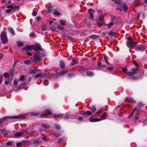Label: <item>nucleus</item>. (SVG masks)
I'll list each match as a JSON object with an SVG mask.
<instances>
[{
    "label": "nucleus",
    "mask_w": 147,
    "mask_h": 147,
    "mask_svg": "<svg viewBox=\"0 0 147 147\" xmlns=\"http://www.w3.org/2000/svg\"><path fill=\"white\" fill-rule=\"evenodd\" d=\"M1 37L2 43L5 44L8 42V39L6 33L3 31L1 34Z\"/></svg>",
    "instance_id": "nucleus-1"
},
{
    "label": "nucleus",
    "mask_w": 147,
    "mask_h": 147,
    "mask_svg": "<svg viewBox=\"0 0 147 147\" xmlns=\"http://www.w3.org/2000/svg\"><path fill=\"white\" fill-rule=\"evenodd\" d=\"M136 43L133 41L131 38H130L128 40L127 43V46L129 47L133 48L136 45Z\"/></svg>",
    "instance_id": "nucleus-2"
},
{
    "label": "nucleus",
    "mask_w": 147,
    "mask_h": 147,
    "mask_svg": "<svg viewBox=\"0 0 147 147\" xmlns=\"http://www.w3.org/2000/svg\"><path fill=\"white\" fill-rule=\"evenodd\" d=\"M27 131H24L22 132L19 131L15 134V136L16 138H19L22 136H24L27 134Z\"/></svg>",
    "instance_id": "nucleus-3"
},
{
    "label": "nucleus",
    "mask_w": 147,
    "mask_h": 147,
    "mask_svg": "<svg viewBox=\"0 0 147 147\" xmlns=\"http://www.w3.org/2000/svg\"><path fill=\"white\" fill-rule=\"evenodd\" d=\"M123 9L125 12L127 11L128 9V7L126 4H123L122 5H119L118 6L117 8V10L120 11H122Z\"/></svg>",
    "instance_id": "nucleus-4"
},
{
    "label": "nucleus",
    "mask_w": 147,
    "mask_h": 147,
    "mask_svg": "<svg viewBox=\"0 0 147 147\" xmlns=\"http://www.w3.org/2000/svg\"><path fill=\"white\" fill-rule=\"evenodd\" d=\"M146 47L145 45H140L137 46L135 50L136 51H143L146 49Z\"/></svg>",
    "instance_id": "nucleus-5"
},
{
    "label": "nucleus",
    "mask_w": 147,
    "mask_h": 147,
    "mask_svg": "<svg viewBox=\"0 0 147 147\" xmlns=\"http://www.w3.org/2000/svg\"><path fill=\"white\" fill-rule=\"evenodd\" d=\"M33 49L36 51H38L40 50H42L43 49L40 45L39 43H36L33 45Z\"/></svg>",
    "instance_id": "nucleus-6"
},
{
    "label": "nucleus",
    "mask_w": 147,
    "mask_h": 147,
    "mask_svg": "<svg viewBox=\"0 0 147 147\" xmlns=\"http://www.w3.org/2000/svg\"><path fill=\"white\" fill-rule=\"evenodd\" d=\"M132 72H128L127 73V75L129 76H133L137 73V69L136 68H131Z\"/></svg>",
    "instance_id": "nucleus-7"
},
{
    "label": "nucleus",
    "mask_w": 147,
    "mask_h": 147,
    "mask_svg": "<svg viewBox=\"0 0 147 147\" xmlns=\"http://www.w3.org/2000/svg\"><path fill=\"white\" fill-rule=\"evenodd\" d=\"M7 8L8 9L6 10V11L7 13L10 12L12 10H14V9L13 6L11 5L7 6Z\"/></svg>",
    "instance_id": "nucleus-8"
},
{
    "label": "nucleus",
    "mask_w": 147,
    "mask_h": 147,
    "mask_svg": "<svg viewBox=\"0 0 147 147\" xmlns=\"http://www.w3.org/2000/svg\"><path fill=\"white\" fill-rule=\"evenodd\" d=\"M40 58L38 55H35L33 58L32 61L34 62H36L38 61L40 59Z\"/></svg>",
    "instance_id": "nucleus-9"
},
{
    "label": "nucleus",
    "mask_w": 147,
    "mask_h": 147,
    "mask_svg": "<svg viewBox=\"0 0 147 147\" xmlns=\"http://www.w3.org/2000/svg\"><path fill=\"white\" fill-rule=\"evenodd\" d=\"M89 121L92 122L99 121H101V119L99 118H94L92 117H90L89 119Z\"/></svg>",
    "instance_id": "nucleus-10"
},
{
    "label": "nucleus",
    "mask_w": 147,
    "mask_h": 147,
    "mask_svg": "<svg viewBox=\"0 0 147 147\" xmlns=\"http://www.w3.org/2000/svg\"><path fill=\"white\" fill-rule=\"evenodd\" d=\"M33 49V45H27L24 47V49L26 50H29Z\"/></svg>",
    "instance_id": "nucleus-11"
},
{
    "label": "nucleus",
    "mask_w": 147,
    "mask_h": 147,
    "mask_svg": "<svg viewBox=\"0 0 147 147\" xmlns=\"http://www.w3.org/2000/svg\"><path fill=\"white\" fill-rule=\"evenodd\" d=\"M125 99L126 100L129 102H130L133 103H135V101L132 98L130 97H127Z\"/></svg>",
    "instance_id": "nucleus-12"
},
{
    "label": "nucleus",
    "mask_w": 147,
    "mask_h": 147,
    "mask_svg": "<svg viewBox=\"0 0 147 147\" xmlns=\"http://www.w3.org/2000/svg\"><path fill=\"white\" fill-rule=\"evenodd\" d=\"M89 18L91 20H93L94 19V16L93 14V13L92 11L89 10Z\"/></svg>",
    "instance_id": "nucleus-13"
},
{
    "label": "nucleus",
    "mask_w": 147,
    "mask_h": 147,
    "mask_svg": "<svg viewBox=\"0 0 147 147\" xmlns=\"http://www.w3.org/2000/svg\"><path fill=\"white\" fill-rule=\"evenodd\" d=\"M89 38H92V39H93L94 40H96L98 38H99L98 36H97L94 35H92L90 36H89Z\"/></svg>",
    "instance_id": "nucleus-14"
},
{
    "label": "nucleus",
    "mask_w": 147,
    "mask_h": 147,
    "mask_svg": "<svg viewBox=\"0 0 147 147\" xmlns=\"http://www.w3.org/2000/svg\"><path fill=\"white\" fill-rule=\"evenodd\" d=\"M67 72L68 71L67 70H63L61 71L60 72L58 73V74H59V75H64L66 74Z\"/></svg>",
    "instance_id": "nucleus-15"
},
{
    "label": "nucleus",
    "mask_w": 147,
    "mask_h": 147,
    "mask_svg": "<svg viewBox=\"0 0 147 147\" xmlns=\"http://www.w3.org/2000/svg\"><path fill=\"white\" fill-rule=\"evenodd\" d=\"M60 66L61 68L62 69L65 67V63L63 61H61L60 62Z\"/></svg>",
    "instance_id": "nucleus-16"
},
{
    "label": "nucleus",
    "mask_w": 147,
    "mask_h": 147,
    "mask_svg": "<svg viewBox=\"0 0 147 147\" xmlns=\"http://www.w3.org/2000/svg\"><path fill=\"white\" fill-rule=\"evenodd\" d=\"M38 71V70L35 68H32L30 69V72L33 73H36Z\"/></svg>",
    "instance_id": "nucleus-17"
},
{
    "label": "nucleus",
    "mask_w": 147,
    "mask_h": 147,
    "mask_svg": "<svg viewBox=\"0 0 147 147\" xmlns=\"http://www.w3.org/2000/svg\"><path fill=\"white\" fill-rule=\"evenodd\" d=\"M77 64V62L76 60L74 59H73L71 63V65H74Z\"/></svg>",
    "instance_id": "nucleus-18"
},
{
    "label": "nucleus",
    "mask_w": 147,
    "mask_h": 147,
    "mask_svg": "<svg viewBox=\"0 0 147 147\" xmlns=\"http://www.w3.org/2000/svg\"><path fill=\"white\" fill-rule=\"evenodd\" d=\"M115 3L121 5V4L122 2L121 0H115Z\"/></svg>",
    "instance_id": "nucleus-19"
},
{
    "label": "nucleus",
    "mask_w": 147,
    "mask_h": 147,
    "mask_svg": "<svg viewBox=\"0 0 147 147\" xmlns=\"http://www.w3.org/2000/svg\"><path fill=\"white\" fill-rule=\"evenodd\" d=\"M87 75L89 76H92L94 75V73L92 71H88L87 72Z\"/></svg>",
    "instance_id": "nucleus-20"
},
{
    "label": "nucleus",
    "mask_w": 147,
    "mask_h": 147,
    "mask_svg": "<svg viewBox=\"0 0 147 147\" xmlns=\"http://www.w3.org/2000/svg\"><path fill=\"white\" fill-rule=\"evenodd\" d=\"M92 114V113L91 111H85V112H84L83 113V115H84L87 114L88 115H91Z\"/></svg>",
    "instance_id": "nucleus-21"
},
{
    "label": "nucleus",
    "mask_w": 147,
    "mask_h": 147,
    "mask_svg": "<svg viewBox=\"0 0 147 147\" xmlns=\"http://www.w3.org/2000/svg\"><path fill=\"white\" fill-rule=\"evenodd\" d=\"M24 63L27 65H30L31 64V61L28 60H25L24 61Z\"/></svg>",
    "instance_id": "nucleus-22"
},
{
    "label": "nucleus",
    "mask_w": 147,
    "mask_h": 147,
    "mask_svg": "<svg viewBox=\"0 0 147 147\" xmlns=\"http://www.w3.org/2000/svg\"><path fill=\"white\" fill-rule=\"evenodd\" d=\"M106 116V113L105 112L104 113L103 115H102L101 117V118L100 119H101V120H102L105 119V117Z\"/></svg>",
    "instance_id": "nucleus-23"
},
{
    "label": "nucleus",
    "mask_w": 147,
    "mask_h": 147,
    "mask_svg": "<svg viewBox=\"0 0 147 147\" xmlns=\"http://www.w3.org/2000/svg\"><path fill=\"white\" fill-rule=\"evenodd\" d=\"M33 142L37 144H40V142L39 140V139H36L34 140Z\"/></svg>",
    "instance_id": "nucleus-24"
},
{
    "label": "nucleus",
    "mask_w": 147,
    "mask_h": 147,
    "mask_svg": "<svg viewBox=\"0 0 147 147\" xmlns=\"http://www.w3.org/2000/svg\"><path fill=\"white\" fill-rule=\"evenodd\" d=\"M54 13L56 16H59L60 15V13L57 10H55L54 11Z\"/></svg>",
    "instance_id": "nucleus-25"
},
{
    "label": "nucleus",
    "mask_w": 147,
    "mask_h": 147,
    "mask_svg": "<svg viewBox=\"0 0 147 147\" xmlns=\"http://www.w3.org/2000/svg\"><path fill=\"white\" fill-rule=\"evenodd\" d=\"M10 82V80L9 79H7L5 80V85H7Z\"/></svg>",
    "instance_id": "nucleus-26"
},
{
    "label": "nucleus",
    "mask_w": 147,
    "mask_h": 147,
    "mask_svg": "<svg viewBox=\"0 0 147 147\" xmlns=\"http://www.w3.org/2000/svg\"><path fill=\"white\" fill-rule=\"evenodd\" d=\"M103 110V108H101V109H99L96 112V114H98L99 113H100L102 112Z\"/></svg>",
    "instance_id": "nucleus-27"
},
{
    "label": "nucleus",
    "mask_w": 147,
    "mask_h": 147,
    "mask_svg": "<svg viewBox=\"0 0 147 147\" xmlns=\"http://www.w3.org/2000/svg\"><path fill=\"white\" fill-rule=\"evenodd\" d=\"M54 127L57 129H59L61 128L60 126L57 124H55L54 125Z\"/></svg>",
    "instance_id": "nucleus-28"
},
{
    "label": "nucleus",
    "mask_w": 147,
    "mask_h": 147,
    "mask_svg": "<svg viewBox=\"0 0 147 147\" xmlns=\"http://www.w3.org/2000/svg\"><path fill=\"white\" fill-rule=\"evenodd\" d=\"M113 23L111 22H110L108 25V28H111V27L113 26Z\"/></svg>",
    "instance_id": "nucleus-29"
},
{
    "label": "nucleus",
    "mask_w": 147,
    "mask_h": 147,
    "mask_svg": "<svg viewBox=\"0 0 147 147\" xmlns=\"http://www.w3.org/2000/svg\"><path fill=\"white\" fill-rule=\"evenodd\" d=\"M42 126L43 127L45 128H49V127L47 125L44 124H42Z\"/></svg>",
    "instance_id": "nucleus-30"
},
{
    "label": "nucleus",
    "mask_w": 147,
    "mask_h": 147,
    "mask_svg": "<svg viewBox=\"0 0 147 147\" xmlns=\"http://www.w3.org/2000/svg\"><path fill=\"white\" fill-rule=\"evenodd\" d=\"M144 104L142 102L139 103L138 104V107H141L144 106Z\"/></svg>",
    "instance_id": "nucleus-31"
},
{
    "label": "nucleus",
    "mask_w": 147,
    "mask_h": 147,
    "mask_svg": "<svg viewBox=\"0 0 147 147\" xmlns=\"http://www.w3.org/2000/svg\"><path fill=\"white\" fill-rule=\"evenodd\" d=\"M9 31L11 33V34H13V35L14 34L15 32H14L13 29H12L11 28H9Z\"/></svg>",
    "instance_id": "nucleus-32"
},
{
    "label": "nucleus",
    "mask_w": 147,
    "mask_h": 147,
    "mask_svg": "<svg viewBox=\"0 0 147 147\" xmlns=\"http://www.w3.org/2000/svg\"><path fill=\"white\" fill-rule=\"evenodd\" d=\"M20 79L22 81H24L25 80L24 76L22 75V76H21L20 78Z\"/></svg>",
    "instance_id": "nucleus-33"
},
{
    "label": "nucleus",
    "mask_w": 147,
    "mask_h": 147,
    "mask_svg": "<svg viewBox=\"0 0 147 147\" xmlns=\"http://www.w3.org/2000/svg\"><path fill=\"white\" fill-rule=\"evenodd\" d=\"M57 27L58 28L61 30H62L64 29V27L60 25H58L57 26Z\"/></svg>",
    "instance_id": "nucleus-34"
},
{
    "label": "nucleus",
    "mask_w": 147,
    "mask_h": 147,
    "mask_svg": "<svg viewBox=\"0 0 147 147\" xmlns=\"http://www.w3.org/2000/svg\"><path fill=\"white\" fill-rule=\"evenodd\" d=\"M104 18V16L102 15V16H99V20L100 21H102L103 20Z\"/></svg>",
    "instance_id": "nucleus-35"
},
{
    "label": "nucleus",
    "mask_w": 147,
    "mask_h": 147,
    "mask_svg": "<svg viewBox=\"0 0 147 147\" xmlns=\"http://www.w3.org/2000/svg\"><path fill=\"white\" fill-rule=\"evenodd\" d=\"M96 109L95 107L94 106H92L91 111L93 112H94L96 111Z\"/></svg>",
    "instance_id": "nucleus-36"
},
{
    "label": "nucleus",
    "mask_w": 147,
    "mask_h": 147,
    "mask_svg": "<svg viewBox=\"0 0 147 147\" xmlns=\"http://www.w3.org/2000/svg\"><path fill=\"white\" fill-rule=\"evenodd\" d=\"M48 116V115L46 114L45 113L42 114L41 116V117L45 118H47Z\"/></svg>",
    "instance_id": "nucleus-37"
},
{
    "label": "nucleus",
    "mask_w": 147,
    "mask_h": 147,
    "mask_svg": "<svg viewBox=\"0 0 147 147\" xmlns=\"http://www.w3.org/2000/svg\"><path fill=\"white\" fill-rule=\"evenodd\" d=\"M10 73L11 75L13 77L14 73V71L12 69H10Z\"/></svg>",
    "instance_id": "nucleus-38"
},
{
    "label": "nucleus",
    "mask_w": 147,
    "mask_h": 147,
    "mask_svg": "<svg viewBox=\"0 0 147 147\" xmlns=\"http://www.w3.org/2000/svg\"><path fill=\"white\" fill-rule=\"evenodd\" d=\"M42 75V74L40 73H38V74H37L35 76V78H39Z\"/></svg>",
    "instance_id": "nucleus-39"
},
{
    "label": "nucleus",
    "mask_w": 147,
    "mask_h": 147,
    "mask_svg": "<svg viewBox=\"0 0 147 147\" xmlns=\"http://www.w3.org/2000/svg\"><path fill=\"white\" fill-rule=\"evenodd\" d=\"M46 112L49 115H51L52 114V112L49 109H48L46 110Z\"/></svg>",
    "instance_id": "nucleus-40"
},
{
    "label": "nucleus",
    "mask_w": 147,
    "mask_h": 147,
    "mask_svg": "<svg viewBox=\"0 0 147 147\" xmlns=\"http://www.w3.org/2000/svg\"><path fill=\"white\" fill-rule=\"evenodd\" d=\"M42 30L43 31H45L46 30V26L44 25L42 26L41 27Z\"/></svg>",
    "instance_id": "nucleus-41"
},
{
    "label": "nucleus",
    "mask_w": 147,
    "mask_h": 147,
    "mask_svg": "<svg viewBox=\"0 0 147 147\" xmlns=\"http://www.w3.org/2000/svg\"><path fill=\"white\" fill-rule=\"evenodd\" d=\"M113 68V67L112 66H109L107 67V69L110 70V71H111Z\"/></svg>",
    "instance_id": "nucleus-42"
},
{
    "label": "nucleus",
    "mask_w": 147,
    "mask_h": 147,
    "mask_svg": "<svg viewBox=\"0 0 147 147\" xmlns=\"http://www.w3.org/2000/svg\"><path fill=\"white\" fill-rule=\"evenodd\" d=\"M12 144V142L11 141H9L7 143V145L8 146H10Z\"/></svg>",
    "instance_id": "nucleus-43"
},
{
    "label": "nucleus",
    "mask_w": 147,
    "mask_h": 147,
    "mask_svg": "<svg viewBox=\"0 0 147 147\" xmlns=\"http://www.w3.org/2000/svg\"><path fill=\"white\" fill-rule=\"evenodd\" d=\"M18 45V46H22L23 45V43L21 42H17Z\"/></svg>",
    "instance_id": "nucleus-44"
},
{
    "label": "nucleus",
    "mask_w": 147,
    "mask_h": 147,
    "mask_svg": "<svg viewBox=\"0 0 147 147\" xmlns=\"http://www.w3.org/2000/svg\"><path fill=\"white\" fill-rule=\"evenodd\" d=\"M57 117L58 118H63V115L62 114H57Z\"/></svg>",
    "instance_id": "nucleus-45"
},
{
    "label": "nucleus",
    "mask_w": 147,
    "mask_h": 147,
    "mask_svg": "<svg viewBox=\"0 0 147 147\" xmlns=\"http://www.w3.org/2000/svg\"><path fill=\"white\" fill-rule=\"evenodd\" d=\"M60 22L61 24L62 25H63L65 24V20H61L60 21Z\"/></svg>",
    "instance_id": "nucleus-46"
},
{
    "label": "nucleus",
    "mask_w": 147,
    "mask_h": 147,
    "mask_svg": "<svg viewBox=\"0 0 147 147\" xmlns=\"http://www.w3.org/2000/svg\"><path fill=\"white\" fill-rule=\"evenodd\" d=\"M14 84L15 85H17L18 84V82L17 80H14L13 82Z\"/></svg>",
    "instance_id": "nucleus-47"
},
{
    "label": "nucleus",
    "mask_w": 147,
    "mask_h": 147,
    "mask_svg": "<svg viewBox=\"0 0 147 147\" xmlns=\"http://www.w3.org/2000/svg\"><path fill=\"white\" fill-rule=\"evenodd\" d=\"M31 114L32 115H38V114L36 112H32L31 113Z\"/></svg>",
    "instance_id": "nucleus-48"
},
{
    "label": "nucleus",
    "mask_w": 147,
    "mask_h": 147,
    "mask_svg": "<svg viewBox=\"0 0 147 147\" xmlns=\"http://www.w3.org/2000/svg\"><path fill=\"white\" fill-rule=\"evenodd\" d=\"M43 139L44 140L46 141H48L49 140V138L47 137H43Z\"/></svg>",
    "instance_id": "nucleus-49"
},
{
    "label": "nucleus",
    "mask_w": 147,
    "mask_h": 147,
    "mask_svg": "<svg viewBox=\"0 0 147 147\" xmlns=\"http://www.w3.org/2000/svg\"><path fill=\"white\" fill-rule=\"evenodd\" d=\"M134 113V111H132L130 114L129 115V118H131V117L133 115Z\"/></svg>",
    "instance_id": "nucleus-50"
},
{
    "label": "nucleus",
    "mask_w": 147,
    "mask_h": 147,
    "mask_svg": "<svg viewBox=\"0 0 147 147\" xmlns=\"http://www.w3.org/2000/svg\"><path fill=\"white\" fill-rule=\"evenodd\" d=\"M5 2L7 4H9L10 3V1L9 0H5Z\"/></svg>",
    "instance_id": "nucleus-51"
},
{
    "label": "nucleus",
    "mask_w": 147,
    "mask_h": 147,
    "mask_svg": "<svg viewBox=\"0 0 147 147\" xmlns=\"http://www.w3.org/2000/svg\"><path fill=\"white\" fill-rule=\"evenodd\" d=\"M22 144L21 142H20L16 146L18 147H20L21 146Z\"/></svg>",
    "instance_id": "nucleus-52"
},
{
    "label": "nucleus",
    "mask_w": 147,
    "mask_h": 147,
    "mask_svg": "<svg viewBox=\"0 0 147 147\" xmlns=\"http://www.w3.org/2000/svg\"><path fill=\"white\" fill-rule=\"evenodd\" d=\"M48 81L47 80H45L44 82V84L45 85H47L48 84Z\"/></svg>",
    "instance_id": "nucleus-53"
},
{
    "label": "nucleus",
    "mask_w": 147,
    "mask_h": 147,
    "mask_svg": "<svg viewBox=\"0 0 147 147\" xmlns=\"http://www.w3.org/2000/svg\"><path fill=\"white\" fill-rule=\"evenodd\" d=\"M37 15V13L36 12H33L32 13V15L33 16H36Z\"/></svg>",
    "instance_id": "nucleus-54"
},
{
    "label": "nucleus",
    "mask_w": 147,
    "mask_h": 147,
    "mask_svg": "<svg viewBox=\"0 0 147 147\" xmlns=\"http://www.w3.org/2000/svg\"><path fill=\"white\" fill-rule=\"evenodd\" d=\"M26 53L29 56H31L32 55V53H31V52H26Z\"/></svg>",
    "instance_id": "nucleus-55"
},
{
    "label": "nucleus",
    "mask_w": 147,
    "mask_h": 147,
    "mask_svg": "<svg viewBox=\"0 0 147 147\" xmlns=\"http://www.w3.org/2000/svg\"><path fill=\"white\" fill-rule=\"evenodd\" d=\"M74 73H71L68 74V76L69 77H72L74 76Z\"/></svg>",
    "instance_id": "nucleus-56"
},
{
    "label": "nucleus",
    "mask_w": 147,
    "mask_h": 147,
    "mask_svg": "<svg viewBox=\"0 0 147 147\" xmlns=\"http://www.w3.org/2000/svg\"><path fill=\"white\" fill-rule=\"evenodd\" d=\"M9 75V74L7 73H5L4 74V75L5 77H7Z\"/></svg>",
    "instance_id": "nucleus-57"
},
{
    "label": "nucleus",
    "mask_w": 147,
    "mask_h": 147,
    "mask_svg": "<svg viewBox=\"0 0 147 147\" xmlns=\"http://www.w3.org/2000/svg\"><path fill=\"white\" fill-rule=\"evenodd\" d=\"M123 70V71L124 72H125L126 71H127V69L126 68V67H125Z\"/></svg>",
    "instance_id": "nucleus-58"
},
{
    "label": "nucleus",
    "mask_w": 147,
    "mask_h": 147,
    "mask_svg": "<svg viewBox=\"0 0 147 147\" xmlns=\"http://www.w3.org/2000/svg\"><path fill=\"white\" fill-rule=\"evenodd\" d=\"M83 118L82 117H80L78 118V120L79 121H82L83 120Z\"/></svg>",
    "instance_id": "nucleus-59"
},
{
    "label": "nucleus",
    "mask_w": 147,
    "mask_h": 147,
    "mask_svg": "<svg viewBox=\"0 0 147 147\" xmlns=\"http://www.w3.org/2000/svg\"><path fill=\"white\" fill-rule=\"evenodd\" d=\"M51 9H52L51 7L48 8L47 9L48 11V12H50L51 10Z\"/></svg>",
    "instance_id": "nucleus-60"
},
{
    "label": "nucleus",
    "mask_w": 147,
    "mask_h": 147,
    "mask_svg": "<svg viewBox=\"0 0 147 147\" xmlns=\"http://www.w3.org/2000/svg\"><path fill=\"white\" fill-rule=\"evenodd\" d=\"M55 137H57L59 136H60V134L58 133H55Z\"/></svg>",
    "instance_id": "nucleus-61"
},
{
    "label": "nucleus",
    "mask_w": 147,
    "mask_h": 147,
    "mask_svg": "<svg viewBox=\"0 0 147 147\" xmlns=\"http://www.w3.org/2000/svg\"><path fill=\"white\" fill-rule=\"evenodd\" d=\"M41 18L39 17H36V20L37 21H38Z\"/></svg>",
    "instance_id": "nucleus-62"
},
{
    "label": "nucleus",
    "mask_w": 147,
    "mask_h": 147,
    "mask_svg": "<svg viewBox=\"0 0 147 147\" xmlns=\"http://www.w3.org/2000/svg\"><path fill=\"white\" fill-rule=\"evenodd\" d=\"M132 111H134H134H138V109L137 108H135L133 109V110Z\"/></svg>",
    "instance_id": "nucleus-63"
},
{
    "label": "nucleus",
    "mask_w": 147,
    "mask_h": 147,
    "mask_svg": "<svg viewBox=\"0 0 147 147\" xmlns=\"http://www.w3.org/2000/svg\"><path fill=\"white\" fill-rule=\"evenodd\" d=\"M63 140L62 139H60L58 140V142L59 143L60 142H62V141Z\"/></svg>",
    "instance_id": "nucleus-64"
}]
</instances>
